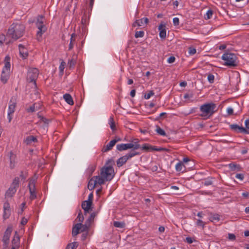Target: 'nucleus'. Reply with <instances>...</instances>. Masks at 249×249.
<instances>
[{
	"instance_id": "obj_52",
	"label": "nucleus",
	"mask_w": 249,
	"mask_h": 249,
	"mask_svg": "<svg viewBox=\"0 0 249 249\" xmlns=\"http://www.w3.org/2000/svg\"><path fill=\"white\" fill-rule=\"evenodd\" d=\"M205 224V223L204 222H203L201 220L198 219L196 221V225L198 226L202 227L203 229L204 227Z\"/></svg>"
},
{
	"instance_id": "obj_37",
	"label": "nucleus",
	"mask_w": 249,
	"mask_h": 249,
	"mask_svg": "<svg viewBox=\"0 0 249 249\" xmlns=\"http://www.w3.org/2000/svg\"><path fill=\"white\" fill-rule=\"evenodd\" d=\"M213 14V12L212 10H211V9L209 10L207 12V13L205 16V18L206 19H210L211 18H212Z\"/></svg>"
},
{
	"instance_id": "obj_36",
	"label": "nucleus",
	"mask_w": 249,
	"mask_h": 249,
	"mask_svg": "<svg viewBox=\"0 0 249 249\" xmlns=\"http://www.w3.org/2000/svg\"><path fill=\"white\" fill-rule=\"evenodd\" d=\"M183 167H185L183 163L179 162L176 165V170L178 172H180L182 171Z\"/></svg>"
},
{
	"instance_id": "obj_60",
	"label": "nucleus",
	"mask_w": 249,
	"mask_h": 249,
	"mask_svg": "<svg viewBox=\"0 0 249 249\" xmlns=\"http://www.w3.org/2000/svg\"><path fill=\"white\" fill-rule=\"evenodd\" d=\"M13 113L8 112L7 117L9 123H10L12 119V114Z\"/></svg>"
},
{
	"instance_id": "obj_21",
	"label": "nucleus",
	"mask_w": 249,
	"mask_h": 249,
	"mask_svg": "<svg viewBox=\"0 0 249 249\" xmlns=\"http://www.w3.org/2000/svg\"><path fill=\"white\" fill-rule=\"evenodd\" d=\"M149 21L148 18H144L139 20H136L132 24V26L135 27L137 26H141L144 22L145 24H147Z\"/></svg>"
},
{
	"instance_id": "obj_64",
	"label": "nucleus",
	"mask_w": 249,
	"mask_h": 249,
	"mask_svg": "<svg viewBox=\"0 0 249 249\" xmlns=\"http://www.w3.org/2000/svg\"><path fill=\"white\" fill-rule=\"evenodd\" d=\"M227 112L229 115H232L233 113V110L231 107H229L227 108Z\"/></svg>"
},
{
	"instance_id": "obj_19",
	"label": "nucleus",
	"mask_w": 249,
	"mask_h": 249,
	"mask_svg": "<svg viewBox=\"0 0 249 249\" xmlns=\"http://www.w3.org/2000/svg\"><path fill=\"white\" fill-rule=\"evenodd\" d=\"M18 49L20 56L23 59H26L28 56V51L22 44L18 45Z\"/></svg>"
},
{
	"instance_id": "obj_22",
	"label": "nucleus",
	"mask_w": 249,
	"mask_h": 249,
	"mask_svg": "<svg viewBox=\"0 0 249 249\" xmlns=\"http://www.w3.org/2000/svg\"><path fill=\"white\" fill-rule=\"evenodd\" d=\"M82 228V223H77L73 227L72 229V235L75 236L77 235L80 232Z\"/></svg>"
},
{
	"instance_id": "obj_11",
	"label": "nucleus",
	"mask_w": 249,
	"mask_h": 249,
	"mask_svg": "<svg viewBox=\"0 0 249 249\" xmlns=\"http://www.w3.org/2000/svg\"><path fill=\"white\" fill-rule=\"evenodd\" d=\"M121 141V139L116 137L115 139L111 140L107 144L104 146L102 148V152H107L112 149V147L115 145L116 143Z\"/></svg>"
},
{
	"instance_id": "obj_26",
	"label": "nucleus",
	"mask_w": 249,
	"mask_h": 249,
	"mask_svg": "<svg viewBox=\"0 0 249 249\" xmlns=\"http://www.w3.org/2000/svg\"><path fill=\"white\" fill-rule=\"evenodd\" d=\"M63 98L65 101L70 105H72L74 104L71 96L69 93H66L63 95Z\"/></svg>"
},
{
	"instance_id": "obj_16",
	"label": "nucleus",
	"mask_w": 249,
	"mask_h": 249,
	"mask_svg": "<svg viewBox=\"0 0 249 249\" xmlns=\"http://www.w3.org/2000/svg\"><path fill=\"white\" fill-rule=\"evenodd\" d=\"M3 218L7 219L9 218L11 214L10 204L8 202H6L3 205Z\"/></svg>"
},
{
	"instance_id": "obj_40",
	"label": "nucleus",
	"mask_w": 249,
	"mask_h": 249,
	"mask_svg": "<svg viewBox=\"0 0 249 249\" xmlns=\"http://www.w3.org/2000/svg\"><path fill=\"white\" fill-rule=\"evenodd\" d=\"M84 219V216L82 214V213L80 210H79V212L78 213V216L76 218V220H78V221L80 222H82Z\"/></svg>"
},
{
	"instance_id": "obj_30",
	"label": "nucleus",
	"mask_w": 249,
	"mask_h": 249,
	"mask_svg": "<svg viewBox=\"0 0 249 249\" xmlns=\"http://www.w3.org/2000/svg\"><path fill=\"white\" fill-rule=\"evenodd\" d=\"M229 167L232 171H240L241 169V167L239 164H234L233 163H230Z\"/></svg>"
},
{
	"instance_id": "obj_39",
	"label": "nucleus",
	"mask_w": 249,
	"mask_h": 249,
	"mask_svg": "<svg viewBox=\"0 0 249 249\" xmlns=\"http://www.w3.org/2000/svg\"><path fill=\"white\" fill-rule=\"evenodd\" d=\"M96 168L95 166L94 165H90L88 170L87 171L89 174V176H91L92 173L94 172Z\"/></svg>"
},
{
	"instance_id": "obj_48",
	"label": "nucleus",
	"mask_w": 249,
	"mask_h": 249,
	"mask_svg": "<svg viewBox=\"0 0 249 249\" xmlns=\"http://www.w3.org/2000/svg\"><path fill=\"white\" fill-rule=\"evenodd\" d=\"M89 225H88L87 224V223L84 225L82 224V228L80 230V231L84 232V231H87L89 229Z\"/></svg>"
},
{
	"instance_id": "obj_38",
	"label": "nucleus",
	"mask_w": 249,
	"mask_h": 249,
	"mask_svg": "<svg viewBox=\"0 0 249 249\" xmlns=\"http://www.w3.org/2000/svg\"><path fill=\"white\" fill-rule=\"evenodd\" d=\"M144 32L143 31H140L135 32V37L136 38L142 37L144 36Z\"/></svg>"
},
{
	"instance_id": "obj_35",
	"label": "nucleus",
	"mask_w": 249,
	"mask_h": 249,
	"mask_svg": "<svg viewBox=\"0 0 249 249\" xmlns=\"http://www.w3.org/2000/svg\"><path fill=\"white\" fill-rule=\"evenodd\" d=\"M155 131L157 132V133H158L159 135L161 136L166 135V133L165 132V131L158 125H156V129Z\"/></svg>"
},
{
	"instance_id": "obj_12",
	"label": "nucleus",
	"mask_w": 249,
	"mask_h": 249,
	"mask_svg": "<svg viewBox=\"0 0 249 249\" xmlns=\"http://www.w3.org/2000/svg\"><path fill=\"white\" fill-rule=\"evenodd\" d=\"M142 149L145 151H163L166 150L164 148H157L155 146H152L148 143L144 144L141 147Z\"/></svg>"
},
{
	"instance_id": "obj_10",
	"label": "nucleus",
	"mask_w": 249,
	"mask_h": 249,
	"mask_svg": "<svg viewBox=\"0 0 249 249\" xmlns=\"http://www.w3.org/2000/svg\"><path fill=\"white\" fill-rule=\"evenodd\" d=\"M12 232V227L11 226H8L6 231L4 233L2 241L3 242L4 246L7 247L9 243V239Z\"/></svg>"
},
{
	"instance_id": "obj_15",
	"label": "nucleus",
	"mask_w": 249,
	"mask_h": 249,
	"mask_svg": "<svg viewBox=\"0 0 249 249\" xmlns=\"http://www.w3.org/2000/svg\"><path fill=\"white\" fill-rule=\"evenodd\" d=\"M92 202L89 201H84L82 203L81 207L84 211L85 214L91 211Z\"/></svg>"
},
{
	"instance_id": "obj_20",
	"label": "nucleus",
	"mask_w": 249,
	"mask_h": 249,
	"mask_svg": "<svg viewBox=\"0 0 249 249\" xmlns=\"http://www.w3.org/2000/svg\"><path fill=\"white\" fill-rule=\"evenodd\" d=\"M230 128L234 131L241 132V133H248V131L246 129V128L239 126L237 124H232L230 126Z\"/></svg>"
},
{
	"instance_id": "obj_2",
	"label": "nucleus",
	"mask_w": 249,
	"mask_h": 249,
	"mask_svg": "<svg viewBox=\"0 0 249 249\" xmlns=\"http://www.w3.org/2000/svg\"><path fill=\"white\" fill-rule=\"evenodd\" d=\"M113 163L114 161L112 160H108L101 170V175L106 179V181H110L114 177V168L109 164Z\"/></svg>"
},
{
	"instance_id": "obj_25",
	"label": "nucleus",
	"mask_w": 249,
	"mask_h": 249,
	"mask_svg": "<svg viewBox=\"0 0 249 249\" xmlns=\"http://www.w3.org/2000/svg\"><path fill=\"white\" fill-rule=\"evenodd\" d=\"M9 159L10 161V167L11 169H13L15 167V157L16 156L13 153L12 151H10L9 153Z\"/></svg>"
},
{
	"instance_id": "obj_51",
	"label": "nucleus",
	"mask_w": 249,
	"mask_h": 249,
	"mask_svg": "<svg viewBox=\"0 0 249 249\" xmlns=\"http://www.w3.org/2000/svg\"><path fill=\"white\" fill-rule=\"evenodd\" d=\"M30 198L31 200L35 199L36 197V191H32L31 192H30Z\"/></svg>"
},
{
	"instance_id": "obj_1",
	"label": "nucleus",
	"mask_w": 249,
	"mask_h": 249,
	"mask_svg": "<svg viewBox=\"0 0 249 249\" xmlns=\"http://www.w3.org/2000/svg\"><path fill=\"white\" fill-rule=\"evenodd\" d=\"M25 26L21 23H14L9 27L7 35L12 38L17 40L22 37L25 32Z\"/></svg>"
},
{
	"instance_id": "obj_27",
	"label": "nucleus",
	"mask_w": 249,
	"mask_h": 249,
	"mask_svg": "<svg viewBox=\"0 0 249 249\" xmlns=\"http://www.w3.org/2000/svg\"><path fill=\"white\" fill-rule=\"evenodd\" d=\"M37 142V138L34 136H29L26 137L25 142L27 144H31L32 142Z\"/></svg>"
},
{
	"instance_id": "obj_54",
	"label": "nucleus",
	"mask_w": 249,
	"mask_h": 249,
	"mask_svg": "<svg viewBox=\"0 0 249 249\" xmlns=\"http://www.w3.org/2000/svg\"><path fill=\"white\" fill-rule=\"evenodd\" d=\"M173 22L174 26H178L179 23V20L178 18H174L173 19Z\"/></svg>"
},
{
	"instance_id": "obj_6",
	"label": "nucleus",
	"mask_w": 249,
	"mask_h": 249,
	"mask_svg": "<svg viewBox=\"0 0 249 249\" xmlns=\"http://www.w3.org/2000/svg\"><path fill=\"white\" fill-rule=\"evenodd\" d=\"M10 57L6 56L4 59V66L2 69L0 76V80L3 83L5 84L9 78V72L10 70Z\"/></svg>"
},
{
	"instance_id": "obj_42",
	"label": "nucleus",
	"mask_w": 249,
	"mask_h": 249,
	"mask_svg": "<svg viewBox=\"0 0 249 249\" xmlns=\"http://www.w3.org/2000/svg\"><path fill=\"white\" fill-rule=\"evenodd\" d=\"M193 97V94L192 93H187L185 94L184 95V98L186 99H189L190 98H192ZM192 101H190V100H189L187 102L188 103H190Z\"/></svg>"
},
{
	"instance_id": "obj_32",
	"label": "nucleus",
	"mask_w": 249,
	"mask_h": 249,
	"mask_svg": "<svg viewBox=\"0 0 249 249\" xmlns=\"http://www.w3.org/2000/svg\"><path fill=\"white\" fill-rule=\"evenodd\" d=\"M96 184L95 183V180H93V179H91L89 181V183L88 185V188L89 190H92L94 188Z\"/></svg>"
},
{
	"instance_id": "obj_59",
	"label": "nucleus",
	"mask_w": 249,
	"mask_h": 249,
	"mask_svg": "<svg viewBox=\"0 0 249 249\" xmlns=\"http://www.w3.org/2000/svg\"><path fill=\"white\" fill-rule=\"evenodd\" d=\"M64 66H65V62H62L60 66H59V70H60V71L62 72H63V71H64Z\"/></svg>"
},
{
	"instance_id": "obj_4",
	"label": "nucleus",
	"mask_w": 249,
	"mask_h": 249,
	"mask_svg": "<svg viewBox=\"0 0 249 249\" xmlns=\"http://www.w3.org/2000/svg\"><path fill=\"white\" fill-rule=\"evenodd\" d=\"M216 105L214 103H207L201 106L200 110L202 113L200 116L207 119L210 118L215 112Z\"/></svg>"
},
{
	"instance_id": "obj_63",
	"label": "nucleus",
	"mask_w": 249,
	"mask_h": 249,
	"mask_svg": "<svg viewBox=\"0 0 249 249\" xmlns=\"http://www.w3.org/2000/svg\"><path fill=\"white\" fill-rule=\"evenodd\" d=\"M27 222H28L27 219L26 218H25V217H23L21 219L20 223L22 225H25V224H27Z\"/></svg>"
},
{
	"instance_id": "obj_14",
	"label": "nucleus",
	"mask_w": 249,
	"mask_h": 249,
	"mask_svg": "<svg viewBox=\"0 0 249 249\" xmlns=\"http://www.w3.org/2000/svg\"><path fill=\"white\" fill-rule=\"evenodd\" d=\"M17 97L12 96L10 100L8 112L14 113L17 105Z\"/></svg>"
},
{
	"instance_id": "obj_58",
	"label": "nucleus",
	"mask_w": 249,
	"mask_h": 249,
	"mask_svg": "<svg viewBox=\"0 0 249 249\" xmlns=\"http://www.w3.org/2000/svg\"><path fill=\"white\" fill-rule=\"evenodd\" d=\"M175 57L173 56H170L168 58L167 62L169 63H173L175 61Z\"/></svg>"
},
{
	"instance_id": "obj_9",
	"label": "nucleus",
	"mask_w": 249,
	"mask_h": 249,
	"mask_svg": "<svg viewBox=\"0 0 249 249\" xmlns=\"http://www.w3.org/2000/svg\"><path fill=\"white\" fill-rule=\"evenodd\" d=\"M39 71L36 68H31L29 70L27 77L30 82L35 83L36 79L38 77Z\"/></svg>"
},
{
	"instance_id": "obj_62",
	"label": "nucleus",
	"mask_w": 249,
	"mask_h": 249,
	"mask_svg": "<svg viewBox=\"0 0 249 249\" xmlns=\"http://www.w3.org/2000/svg\"><path fill=\"white\" fill-rule=\"evenodd\" d=\"M93 198V193H91L89 195L88 200L87 201L91 202L92 203Z\"/></svg>"
},
{
	"instance_id": "obj_61",
	"label": "nucleus",
	"mask_w": 249,
	"mask_h": 249,
	"mask_svg": "<svg viewBox=\"0 0 249 249\" xmlns=\"http://www.w3.org/2000/svg\"><path fill=\"white\" fill-rule=\"evenodd\" d=\"M185 241L189 244H192L193 242V240L191 237H187L185 239Z\"/></svg>"
},
{
	"instance_id": "obj_7",
	"label": "nucleus",
	"mask_w": 249,
	"mask_h": 249,
	"mask_svg": "<svg viewBox=\"0 0 249 249\" xmlns=\"http://www.w3.org/2000/svg\"><path fill=\"white\" fill-rule=\"evenodd\" d=\"M138 155H140V153L136 151H132L129 152L118 159L116 161L117 166L118 167L122 166L128 160Z\"/></svg>"
},
{
	"instance_id": "obj_55",
	"label": "nucleus",
	"mask_w": 249,
	"mask_h": 249,
	"mask_svg": "<svg viewBox=\"0 0 249 249\" xmlns=\"http://www.w3.org/2000/svg\"><path fill=\"white\" fill-rule=\"evenodd\" d=\"M228 238L230 240L233 241V240H235L236 236L233 233H229L228 234Z\"/></svg>"
},
{
	"instance_id": "obj_28",
	"label": "nucleus",
	"mask_w": 249,
	"mask_h": 249,
	"mask_svg": "<svg viewBox=\"0 0 249 249\" xmlns=\"http://www.w3.org/2000/svg\"><path fill=\"white\" fill-rule=\"evenodd\" d=\"M75 37L76 35L74 33L72 34L71 36L70 42L69 45V50H71L73 48L74 44L75 42Z\"/></svg>"
},
{
	"instance_id": "obj_31",
	"label": "nucleus",
	"mask_w": 249,
	"mask_h": 249,
	"mask_svg": "<svg viewBox=\"0 0 249 249\" xmlns=\"http://www.w3.org/2000/svg\"><path fill=\"white\" fill-rule=\"evenodd\" d=\"M108 124L111 130L113 131H115L116 130V126L113 116L110 117L108 121Z\"/></svg>"
},
{
	"instance_id": "obj_47",
	"label": "nucleus",
	"mask_w": 249,
	"mask_h": 249,
	"mask_svg": "<svg viewBox=\"0 0 249 249\" xmlns=\"http://www.w3.org/2000/svg\"><path fill=\"white\" fill-rule=\"evenodd\" d=\"M189 53L190 55H194L196 53V49L193 47H190L189 48Z\"/></svg>"
},
{
	"instance_id": "obj_3",
	"label": "nucleus",
	"mask_w": 249,
	"mask_h": 249,
	"mask_svg": "<svg viewBox=\"0 0 249 249\" xmlns=\"http://www.w3.org/2000/svg\"><path fill=\"white\" fill-rule=\"evenodd\" d=\"M222 59L224 61V65L230 68L236 67L239 64L237 56L233 53H224L222 56Z\"/></svg>"
},
{
	"instance_id": "obj_43",
	"label": "nucleus",
	"mask_w": 249,
	"mask_h": 249,
	"mask_svg": "<svg viewBox=\"0 0 249 249\" xmlns=\"http://www.w3.org/2000/svg\"><path fill=\"white\" fill-rule=\"evenodd\" d=\"M207 79L209 83L212 84L214 82V76L213 74L210 73L208 75Z\"/></svg>"
},
{
	"instance_id": "obj_44",
	"label": "nucleus",
	"mask_w": 249,
	"mask_h": 249,
	"mask_svg": "<svg viewBox=\"0 0 249 249\" xmlns=\"http://www.w3.org/2000/svg\"><path fill=\"white\" fill-rule=\"evenodd\" d=\"M95 215H96V214L94 213H91L90 214V216H89V217L88 218V220H87L86 223H87V222L90 223V222L93 221Z\"/></svg>"
},
{
	"instance_id": "obj_13",
	"label": "nucleus",
	"mask_w": 249,
	"mask_h": 249,
	"mask_svg": "<svg viewBox=\"0 0 249 249\" xmlns=\"http://www.w3.org/2000/svg\"><path fill=\"white\" fill-rule=\"evenodd\" d=\"M12 248L15 249H18L20 245V237L17 231L15 232L13 238L12 240Z\"/></svg>"
},
{
	"instance_id": "obj_8",
	"label": "nucleus",
	"mask_w": 249,
	"mask_h": 249,
	"mask_svg": "<svg viewBox=\"0 0 249 249\" xmlns=\"http://www.w3.org/2000/svg\"><path fill=\"white\" fill-rule=\"evenodd\" d=\"M19 179L18 177H16L9 187L5 193L6 197H12L16 193L17 189L19 187Z\"/></svg>"
},
{
	"instance_id": "obj_29",
	"label": "nucleus",
	"mask_w": 249,
	"mask_h": 249,
	"mask_svg": "<svg viewBox=\"0 0 249 249\" xmlns=\"http://www.w3.org/2000/svg\"><path fill=\"white\" fill-rule=\"evenodd\" d=\"M94 178H95V181L96 184L102 185L104 184L105 181H106V179L101 176H95Z\"/></svg>"
},
{
	"instance_id": "obj_41",
	"label": "nucleus",
	"mask_w": 249,
	"mask_h": 249,
	"mask_svg": "<svg viewBox=\"0 0 249 249\" xmlns=\"http://www.w3.org/2000/svg\"><path fill=\"white\" fill-rule=\"evenodd\" d=\"M88 23L87 15L84 14L81 19V23L83 26H86Z\"/></svg>"
},
{
	"instance_id": "obj_23",
	"label": "nucleus",
	"mask_w": 249,
	"mask_h": 249,
	"mask_svg": "<svg viewBox=\"0 0 249 249\" xmlns=\"http://www.w3.org/2000/svg\"><path fill=\"white\" fill-rule=\"evenodd\" d=\"M220 216L218 213H210L209 214V220L213 223H216L219 221Z\"/></svg>"
},
{
	"instance_id": "obj_18",
	"label": "nucleus",
	"mask_w": 249,
	"mask_h": 249,
	"mask_svg": "<svg viewBox=\"0 0 249 249\" xmlns=\"http://www.w3.org/2000/svg\"><path fill=\"white\" fill-rule=\"evenodd\" d=\"M158 29L160 32L159 36L162 39L165 38L166 35L165 25L163 23H160L158 27Z\"/></svg>"
},
{
	"instance_id": "obj_46",
	"label": "nucleus",
	"mask_w": 249,
	"mask_h": 249,
	"mask_svg": "<svg viewBox=\"0 0 249 249\" xmlns=\"http://www.w3.org/2000/svg\"><path fill=\"white\" fill-rule=\"evenodd\" d=\"M154 95V92L153 90H150L148 93L144 95V98L145 99H149L152 96Z\"/></svg>"
},
{
	"instance_id": "obj_33",
	"label": "nucleus",
	"mask_w": 249,
	"mask_h": 249,
	"mask_svg": "<svg viewBox=\"0 0 249 249\" xmlns=\"http://www.w3.org/2000/svg\"><path fill=\"white\" fill-rule=\"evenodd\" d=\"M78 244L76 242H73L69 244L67 247L66 249H76L78 247Z\"/></svg>"
},
{
	"instance_id": "obj_56",
	"label": "nucleus",
	"mask_w": 249,
	"mask_h": 249,
	"mask_svg": "<svg viewBox=\"0 0 249 249\" xmlns=\"http://www.w3.org/2000/svg\"><path fill=\"white\" fill-rule=\"evenodd\" d=\"M235 178L240 180H243L244 178V175L243 174H237L235 176Z\"/></svg>"
},
{
	"instance_id": "obj_49",
	"label": "nucleus",
	"mask_w": 249,
	"mask_h": 249,
	"mask_svg": "<svg viewBox=\"0 0 249 249\" xmlns=\"http://www.w3.org/2000/svg\"><path fill=\"white\" fill-rule=\"evenodd\" d=\"M26 111L27 112H34L36 111L35 110V105H32L26 109Z\"/></svg>"
},
{
	"instance_id": "obj_24",
	"label": "nucleus",
	"mask_w": 249,
	"mask_h": 249,
	"mask_svg": "<svg viewBox=\"0 0 249 249\" xmlns=\"http://www.w3.org/2000/svg\"><path fill=\"white\" fill-rule=\"evenodd\" d=\"M36 179L35 178H32L30 179L28 184L30 192H31L32 191H36Z\"/></svg>"
},
{
	"instance_id": "obj_53",
	"label": "nucleus",
	"mask_w": 249,
	"mask_h": 249,
	"mask_svg": "<svg viewBox=\"0 0 249 249\" xmlns=\"http://www.w3.org/2000/svg\"><path fill=\"white\" fill-rule=\"evenodd\" d=\"M38 117L40 118V121L41 122H43L45 124H48V123L49 122V120L48 119L45 118L44 117L41 116H39Z\"/></svg>"
},
{
	"instance_id": "obj_5",
	"label": "nucleus",
	"mask_w": 249,
	"mask_h": 249,
	"mask_svg": "<svg viewBox=\"0 0 249 249\" xmlns=\"http://www.w3.org/2000/svg\"><path fill=\"white\" fill-rule=\"evenodd\" d=\"M43 19L44 16L38 15L36 22V27L38 29V31L36 33V39L39 41L41 40L42 34L47 31V28L44 24Z\"/></svg>"
},
{
	"instance_id": "obj_34",
	"label": "nucleus",
	"mask_w": 249,
	"mask_h": 249,
	"mask_svg": "<svg viewBox=\"0 0 249 249\" xmlns=\"http://www.w3.org/2000/svg\"><path fill=\"white\" fill-rule=\"evenodd\" d=\"M113 225L116 228H123L125 227V223L123 222L114 221Z\"/></svg>"
},
{
	"instance_id": "obj_17",
	"label": "nucleus",
	"mask_w": 249,
	"mask_h": 249,
	"mask_svg": "<svg viewBox=\"0 0 249 249\" xmlns=\"http://www.w3.org/2000/svg\"><path fill=\"white\" fill-rule=\"evenodd\" d=\"M132 146V143H121L118 144L116 145V149L119 151H122L128 149H131Z\"/></svg>"
},
{
	"instance_id": "obj_45",
	"label": "nucleus",
	"mask_w": 249,
	"mask_h": 249,
	"mask_svg": "<svg viewBox=\"0 0 249 249\" xmlns=\"http://www.w3.org/2000/svg\"><path fill=\"white\" fill-rule=\"evenodd\" d=\"M75 63H76V62L74 60V59H71L69 60V61H68V65L70 68L73 67L74 66Z\"/></svg>"
},
{
	"instance_id": "obj_57",
	"label": "nucleus",
	"mask_w": 249,
	"mask_h": 249,
	"mask_svg": "<svg viewBox=\"0 0 249 249\" xmlns=\"http://www.w3.org/2000/svg\"><path fill=\"white\" fill-rule=\"evenodd\" d=\"M203 183L205 186H209L212 184L213 181L211 179H207Z\"/></svg>"
},
{
	"instance_id": "obj_50",
	"label": "nucleus",
	"mask_w": 249,
	"mask_h": 249,
	"mask_svg": "<svg viewBox=\"0 0 249 249\" xmlns=\"http://www.w3.org/2000/svg\"><path fill=\"white\" fill-rule=\"evenodd\" d=\"M132 145L133 146L132 147V148L133 150H136L141 148V145L138 143V141L134 142V143H132Z\"/></svg>"
}]
</instances>
